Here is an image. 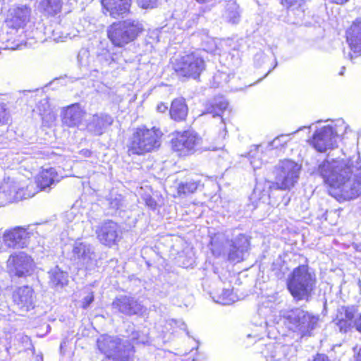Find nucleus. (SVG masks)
<instances>
[{"instance_id":"obj_1","label":"nucleus","mask_w":361,"mask_h":361,"mask_svg":"<svg viewBox=\"0 0 361 361\" xmlns=\"http://www.w3.org/2000/svg\"><path fill=\"white\" fill-rule=\"evenodd\" d=\"M318 172L329 187L330 194L339 201L353 200L361 195V158L360 154L348 160L325 161Z\"/></svg>"},{"instance_id":"obj_2","label":"nucleus","mask_w":361,"mask_h":361,"mask_svg":"<svg viewBox=\"0 0 361 361\" xmlns=\"http://www.w3.org/2000/svg\"><path fill=\"white\" fill-rule=\"evenodd\" d=\"M251 238L245 233H238L231 239L224 233H217L211 237L210 250L216 257H223L231 263H239L250 249Z\"/></svg>"},{"instance_id":"obj_3","label":"nucleus","mask_w":361,"mask_h":361,"mask_svg":"<svg viewBox=\"0 0 361 361\" xmlns=\"http://www.w3.org/2000/svg\"><path fill=\"white\" fill-rule=\"evenodd\" d=\"M316 281V275L310 271L309 267L300 265L292 271L287 286L294 300L307 301L315 288Z\"/></svg>"},{"instance_id":"obj_4","label":"nucleus","mask_w":361,"mask_h":361,"mask_svg":"<svg viewBox=\"0 0 361 361\" xmlns=\"http://www.w3.org/2000/svg\"><path fill=\"white\" fill-rule=\"evenodd\" d=\"M161 135L160 130L155 127L136 128L129 140L128 154L140 155L159 148Z\"/></svg>"},{"instance_id":"obj_5","label":"nucleus","mask_w":361,"mask_h":361,"mask_svg":"<svg viewBox=\"0 0 361 361\" xmlns=\"http://www.w3.org/2000/svg\"><path fill=\"white\" fill-rule=\"evenodd\" d=\"M280 314L286 327L301 337L310 336L319 321L318 317L300 308L282 310Z\"/></svg>"},{"instance_id":"obj_6","label":"nucleus","mask_w":361,"mask_h":361,"mask_svg":"<svg viewBox=\"0 0 361 361\" xmlns=\"http://www.w3.org/2000/svg\"><path fill=\"white\" fill-rule=\"evenodd\" d=\"M101 353L115 361H130L134 353V347L128 340L116 336L102 335L97 341Z\"/></svg>"},{"instance_id":"obj_7","label":"nucleus","mask_w":361,"mask_h":361,"mask_svg":"<svg viewBox=\"0 0 361 361\" xmlns=\"http://www.w3.org/2000/svg\"><path fill=\"white\" fill-rule=\"evenodd\" d=\"M143 30L142 24L137 20L127 19L111 25L107 35L114 46L123 47L134 41Z\"/></svg>"},{"instance_id":"obj_8","label":"nucleus","mask_w":361,"mask_h":361,"mask_svg":"<svg viewBox=\"0 0 361 361\" xmlns=\"http://www.w3.org/2000/svg\"><path fill=\"white\" fill-rule=\"evenodd\" d=\"M35 183L25 184L13 178H5L0 184V207L32 197L35 194Z\"/></svg>"},{"instance_id":"obj_9","label":"nucleus","mask_w":361,"mask_h":361,"mask_svg":"<svg viewBox=\"0 0 361 361\" xmlns=\"http://www.w3.org/2000/svg\"><path fill=\"white\" fill-rule=\"evenodd\" d=\"M346 128L347 126L343 121H338L335 124L324 126L315 131L310 140V143L316 150L324 152L335 147L339 134L343 133Z\"/></svg>"},{"instance_id":"obj_10","label":"nucleus","mask_w":361,"mask_h":361,"mask_svg":"<svg viewBox=\"0 0 361 361\" xmlns=\"http://www.w3.org/2000/svg\"><path fill=\"white\" fill-rule=\"evenodd\" d=\"M205 61L197 53L185 54L173 62V68L178 77L197 79L205 70Z\"/></svg>"},{"instance_id":"obj_11","label":"nucleus","mask_w":361,"mask_h":361,"mask_svg":"<svg viewBox=\"0 0 361 361\" xmlns=\"http://www.w3.org/2000/svg\"><path fill=\"white\" fill-rule=\"evenodd\" d=\"M300 166L292 160L281 161L276 170V182L270 188L287 190L298 181Z\"/></svg>"},{"instance_id":"obj_12","label":"nucleus","mask_w":361,"mask_h":361,"mask_svg":"<svg viewBox=\"0 0 361 361\" xmlns=\"http://www.w3.org/2000/svg\"><path fill=\"white\" fill-rule=\"evenodd\" d=\"M35 267L33 259L25 252L11 254L6 262V269L11 276L26 277L30 276Z\"/></svg>"},{"instance_id":"obj_13","label":"nucleus","mask_w":361,"mask_h":361,"mask_svg":"<svg viewBox=\"0 0 361 361\" xmlns=\"http://www.w3.org/2000/svg\"><path fill=\"white\" fill-rule=\"evenodd\" d=\"M173 151L180 156H186L193 153L201 142V137L192 130L178 132L171 139Z\"/></svg>"},{"instance_id":"obj_14","label":"nucleus","mask_w":361,"mask_h":361,"mask_svg":"<svg viewBox=\"0 0 361 361\" xmlns=\"http://www.w3.org/2000/svg\"><path fill=\"white\" fill-rule=\"evenodd\" d=\"M94 231L98 240L109 247L117 244L122 235L120 226L111 220L101 222L96 226Z\"/></svg>"},{"instance_id":"obj_15","label":"nucleus","mask_w":361,"mask_h":361,"mask_svg":"<svg viewBox=\"0 0 361 361\" xmlns=\"http://www.w3.org/2000/svg\"><path fill=\"white\" fill-rule=\"evenodd\" d=\"M72 255L77 264L85 269H90L96 264L94 247L87 242L75 241L73 245Z\"/></svg>"},{"instance_id":"obj_16","label":"nucleus","mask_w":361,"mask_h":361,"mask_svg":"<svg viewBox=\"0 0 361 361\" xmlns=\"http://www.w3.org/2000/svg\"><path fill=\"white\" fill-rule=\"evenodd\" d=\"M31 15L30 7L26 5H19L11 8L8 11L6 25L12 31H17L18 29L23 28L30 21Z\"/></svg>"},{"instance_id":"obj_17","label":"nucleus","mask_w":361,"mask_h":361,"mask_svg":"<svg viewBox=\"0 0 361 361\" xmlns=\"http://www.w3.org/2000/svg\"><path fill=\"white\" fill-rule=\"evenodd\" d=\"M112 308L127 316L141 314L144 312V307L135 298L121 295L116 298L112 304Z\"/></svg>"},{"instance_id":"obj_18","label":"nucleus","mask_w":361,"mask_h":361,"mask_svg":"<svg viewBox=\"0 0 361 361\" xmlns=\"http://www.w3.org/2000/svg\"><path fill=\"white\" fill-rule=\"evenodd\" d=\"M85 114L86 111L81 105L79 103H75L62 109L61 121L63 124L67 127L78 128L82 125Z\"/></svg>"},{"instance_id":"obj_19","label":"nucleus","mask_w":361,"mask_h":361,"mask_svg":"<svg viewBox=\"0 0 361 361\" xmlns=\"http://www.w3.org/2000/svg\"><path fill=\"white\" fill-rule=\"evenodd\" d=\"M29 233L25 228L16 227L6 230L3 235V242L10 248H23L27 246Z\"/></svg>"},{"instance_id":"obj_20","label":"nucleus","mask_w":361,"mask_h":361,"mask_svg":"<svg viewBox=\"0 0 361 361\" xmlns=\"http://www.w3.org/2000/svg\"><path fill=\"white\" fill-rule=\"evenodd\" d=\"M113 122V118L107 114H95L86 121L85 129L93 135H101Z\"/></svg>"},{"instance_id":"obj_21","label":"nucleus","mask_w":361,"mask_h":361,"mask_svg":"<svg viewBox=\"0 0 361 361\" xmlns=\"http://www.w3.org/2000/svg\"><path fill=\"white\" fill-rule=\"evenodd\" d=\"M15 305L23 312H27L34 307V291L28 286L18 288L13 293Z\"/></svg>"},{"instance_id":"obj_22","label":"nucleus","mask_w":361,"mask_h":361,"mask_svg":"<svg viewBox=\"0 0 361 361\" xmlns=\"http://www.w3.org/2000/svg\"><path fill=\"white\" fill-rule=\"evenodd\" d=\"M102 5L109 16L117 18L129 12L131 0H102Z\"/></svg>"},{"instance_id":"obj_23","label":"nucleus","mask_w":361,"mask_h":361,"mask_svg":"<svg viewBox=\"0 0 361 361\" xmlns=\"http://www.w3.org/2000/svg\"><path fill=\"white\" fill-rule=\"evenodd\" d=\"M346 38L355 54H361V21L356 20L346 31Z\"/></svg>"},{"instance_id":"obj_24","label":"nucleus","mask_w":361,"mask_h":361,"mask_svg":"<svg viewBox=\"0 0 361 361\" xmlns=\"http://www.w3.org/2000/svg\"><path fill=\"white\" fill-rule=\"evenodd\" d=\"M59 181V176L54 168L43 169L37 177V187L41 190L49 189L52 185Z\"/></svg>"},{"instance_id":"obj_25","label":"nucleus","mask_w":361,"mask_h":361,"mask_svg":"<svg viewBox=\"0 0 361 361\" xmlns=\"http://www.w3.org/2000/svg\"><path fill=\"white\" fill-rule=\"evenodd\" d=\"M49 283L55 288H61L68 285V274L56 266L48 272Z\"/></svg>"},{"instance_id":"obj_26","label":"nucleus","mask_w":361,"mask_h":361,"mask_svg":"<svg viewBox=\"0 0 361 361\" xmlns=\"http://www.w3.org/2000/svg\"><path fill=\"white\" fill-rule=\"evenodd\" d=\"M228 103L224 97H216L205 105V110L203 114H212L213 117L220 116L222 118V113L228 107ZM223 122V118H221Z\"/></svg>"},{"instance_id":"obj_27","label":"nucleus","mask_w":361,"mask_h":361,"mask_svg":"<svg viewBox=\"0 0 361 361\" xmlns=\"http://www.w3.org/2000/svg\"><path fill=\"white\" fill-rule=\"evenodd\" d=\"M171 118L176 121L185 119L188 115V106L183 98L175 99L171 105L169 111Z\"/></svg>"},{"instance_id":"obj_28","label":"nucleus","mask_w":361,"mask_h":361,"mask_svg":"<svg viewBox=\"0 0 361 361\" xmlns=\"http://www.w3.org/2000/svg\"><path fill=\"white\" fill-rule=\"evenodd\" d=\"M224 19L228 23L238 24L240 20V10L239 6L234 1L226 3L223 13Z\"/></svg>"},{"instance_id":"obj_29","label":"nucleus","mask_w":361,"mask_h":361,"mask_svg":"<svg viewBox=\"0 0 361 361\" xmlns=\"http://www.w3.org/2000/svg\"><path fill=\"white\" fill-rule=\"evenodd\" d=\"M39 6L43 12L49 16H55L62 8L61 0H41Z\"/></svg>"},{"instance_id":"obj_30","label":"nucleus","mask_w":361,"mask_h":361,"mask_svg":"<svg viewBox=\"0 0 361 361\" xmlns=\"http://www.w3.org/2000/svg\"><path fill=\"white\" fill-rule=\"evenodd\" d=\"M199 180H188L183 182H180L178 186V194L179 196H187L194 193L199 185Z\"/></svg>"},{"instance_id":"obj_31","label":"nucleus","mask_w":361,"mask_h":361,"mask_svg":"<svg viewBox=\"0 0 361 361\" xmlns=\"http://www.w3.org/2000/svg\"><path fill=\"white\" fill-rule=\"evenodd\" d=\"M288 135H279L274 138L271 142L267 143L265 147L263 145H259L257 147V149L258 151H262L264 149L271 150L273 149H279V147H283L288 142Z\"/></svg>"},{"instance_id":"obj_32","label":"nucleus","mask_w":361,"mask_h":361,"mask_svg":"<svg viewBox=\"0 0 361 361\" xmlns=\"http://www.w3.org/2000/svg\"><path fill=\"white\" fill-rule=\"evenodd\" d=\"M45 33L50 35L49 37L54 41H64L68 38H71L68 34L63 33L61 31L60 25H56L54 29H52L51 26L46 27Z\"/></svg>"},{"instance_id":"obj_33","label":"nucleus","mask_w":361,"mask_h":361,"mask_svg":"<svg viewBox=\"0 0 361 361\" xmlns=\"http://www.w3.org/2000/svg\"><path fill=\"white\" fill-rule=\"evenodd\" d=\"M235 300L236 295L233 293V290L228 288L222 290L216 302L224 305H228L233 303Z\"/></svg>"},{"instance_id":"obj_34","label":"nucleus","mask_w":361,"mask_h":361,"mask_svg":"<svg viewBox=\"0 0 361 361\" xmlns=\"http://www.w3.org/2000/svg\"><path fill=\"white\" fill-rule=\"evenodd\" d=\"M355 314V308L354 307L341 306L338 308L336 314V319L340 320H353Z\"/></svg>"},{"instance_id":"obj_35","label":"nucleus","mask_w":361,"mask_h":361,"mask_svg":"<svg viewBox=\"0 0 361 361\" xmlns=\"http://www.w3.org/2000/svg\"><path fill=\"white\" fill-rule=\"evenodd\" d=\"M109 205L111 209H118L123 205V197L118 194H110L107 199Z\"/></svg>"},{"instance_id":"obj_36","label":"nucleus","mask_w":361,"mask_h":361,"mask_svg":"<svg viewBox=\"0 0 361 361\" xmlns=\"http://www.w3.org/2000/svg\"><path fill=\"white\" fill-rule=\"evenodd\" d=\"M10 121V114L4 103H0V126L6 125Z\"/></svg>"},{"instance_id":"obj_37","label":"nucleus","mask_w":361,"mask_h":361,"mask_svg":"<svg viewBox=\"0 0 361 361\" xmlns=\"http://www.w3.org/2000/svg\"><path fill=\"white\" fill-rule=\"evenodd\" d=\"M304 3L305 0H281L283 6L293 10L300 8Z\"/></svg>"},{"instance_id":"obj_38","label":"nucleus","mask_w":361,"mask_h":361,"mask_svg":"<svg viewBox=\"0 0 361 361\" xmlns=\"http://www.w3.org/2000/svg\"><path fill=\"white\" fill-rule=\"evenodd\" d=\"M336 322V324L338 326L340 331L341 332H347L350 328L351 327L353 320H340V319H335Z\"/></svg>"},{"instance_id":"obj_39","label":"nucleus","mask_w":361,"mask_h":361,"mask_svg":"<svg viewBox=\"0 0 361 361\" xmlns=\"http://www.w3.org/2000/svg\"><path fill=\"white\" fill-rule=\"evenodd\" d=\"M40 115L44 123H52L56 119L55 114L50 110L47 111L44 110L43 113H40Z\"/></svg>"},{"instance_id":"obj_40","label":"nucleus","mask_w":361,"mask_h":361,"mask_svg":"<svg viewBox=\"0 0 361 361\" xmlns=\"http://www.w3.org/2000/svg\"><path fill=\"white\" fill-rule=\"evenodd\" d=\"M158 0H137L138 5L142 8H152L157 6Z\"/></svg>"},{"instance_id":"obj_41","label":"nucleus","mask_w":361,"mask_h":361,"mask_svg":"<svg viewBox=\"0 0 361 361\" xmlns=\"http://www.w3.org/2000/svg\"><path fill=\"white\" fill-rule=\"evenodd\" d=\"M93 301V293H90L87 296L84 297V298L82 299L81 306L83 309H87Z\"/></svg>"},{"instance_id":"obj_42","label":"nucleus","mask_w":361,"mask_h":361,"mask_svg":"<svg viewBox=\"0 0 361 361\" xmlns=\"http://www.w3.org/2000/svg\"><path fill=\"white\" fill-rule=\"evenodd\" d=\"M7 43L8 44H6V48L12 50L20 49L22 47L20 43L16 42V40L12 41L11 38L7 39Z\"/></svg>"},{"instance_id":"obj_43","label":"nucleus","mask_w":361,"mask_h":361,"mask_svg":"<svg viewBox=\"0 0 361 361\" xmlns=\"http://www.w3.org/2000/svg\"><path fill=\"white\" fill-rule=\"evenodd\" d=\"M145 203L152 209H155L157 207V202L151 197L145 199Z\"/></svg>"},{"instance_id":"obj_44","label":"nucleus","mask_w":361,"mask_h":361,"mask_svg":"<svg viewBox=\"0 0 361 361\" xmlns=\"http://www.w3.org/2000/svg\"><path fill=\"white\" fill-rule=\"evenodd\" d=\"M262 161L256 159L255 158L252 156L251 160H250V164L253 167L254 169H259L262 166Z\"/></svg>"},{"instance_id":"obj_45","label":"nucleus","mask_w":361,"mask_h":361,"mask_svg":"<svg viewBox=\"0 0 361 361\" xmlns=\"http://www.w3.org/2000/svg\"><path fill=\"white\" fill-rule=\"evenodd\" d=\"M168 110V106L163 102H161L157 106V111L160 113H164Z\"/></svg>"},{"instance_id":"obj_46","label":"nucleus","mask_w":361,"mask_h":361,"mask_svg":"<svg viewBox=\"0 0 361 361\" xmlns=\"http://www.w3.org/2000/svg\"><path fill=\"white\" fill-rule=\"evenodd\" d=\"M313 361H330V360L324 354H317Z\"/></svg>"},{"instance_id":"obj_47","label":"nucleus","mask_w":361,"mask_h":361,"mask_svg":"<svg viewBox=\"0 0 361 361\" xmlns=\"http://www.w3.org/2000/svg\"><path fill=\"white\" fill-rule=\"evenodd\" d=\"M18 340L23 343H29L30 342V338L26 335L19 334L18 335Z\"/></svg>"},{"instance_id":"obj_48","label":"nucleus","mask_w":361,"mask_h":361,"mask_svg":"<svg viewBox=\"0 0 361 361\" xmlns=\"http://www.w3.org/2000/svg\"><path fill=\"white\" fill-rule=\"evenodd\" d=\"M355 327H356V329L361 332V314L360 315V317L355 319Z\"/></svg>"},{"instance_id":"obj_49","label":"nucleus","mask_w":361,"mask_h":361,"mask_svg":"<svg viewBox=\"0 0 361 361\" xmlns=\"http://www.w3.org/2000/svg\"><path fill=\"white\" fill-rule=\"evenodd\" d=\"M331 3H334L336 4L343 5L347 3L349 0H329Z\"/></svg>"},{"instance_id":"obj_50","label":"nucleus","mask_w":361,"mask_h":361,"mask_svg":"<svg viewBox=\"0 0 361 361\" xmlns=\"http://www.w3.org/2000/svg\"><path fill=\"white\" fill-rule=\"evenodd\" d=\"M81 154L86 157H90L92 152L88 149H83L81 151Z\"/></svg>"},{"instance_id":"obj_51","label":"nucleus","mask_w":361,"mask_h":361,"mask_svg":"<svg viewBox=\"0 0 361 361\" xmlns=\"http://www.w3.org/2000/svg\"><path fill=\"white\" fill-rule=\"evenodd\" d=\"M355 361H361V348H360L357 356L355 357Z\"/></svg>"},{"instance_id":"obj_52","label":"nucleus","mask_w":361,"mask_h":361,"mask_svg":"<svg viewBox=\"0 0 361 361\" xmlns=\"http://www.w3.org/2000/svg\"><path fill=\"white\" fill-rule=\"evenodd\" d=\"M87 54V52L85 51H80L79 54H78V61L80 62V58L82 57V56H85Z\"/></svg>"},{"instance_id":"obj_53","label":"nucleus","mask_w":361,"mask_h":361,"mask_svg":"<svg viewBox=\"0 0 361 361\" xmlns=\"http://www.w3.org/2000/svg\"><path fill=\"white\" fill-rule=\"evenodd\" d=\"M292 350H293V348L290 346H283V352L291 351Z\"/></svg>"},{"instance_id":"obj_54","label":"nucleus","mask_w":361,"mask_h":361,"mask_svg":"<svg viewBox=\"0 0 361 361\" xmlns=\"http://www.w3.org/2000/svg\"><path fill=\"white\" fill-rule=\"evenodd\" d=\"M221 75H222V76H223V75L226 76L224 73H219V74H216V75H214V79L216 80V79H217L219 77H220V76H221Z\"/></svg>"},{"instance_id":"obj_55","label":"nucleus","mask_w":361,"mask_h":361,"mask_svg":"<svg viewBox=\"0 0 361 361\" xmlns=\"http://www.w3.org/2000/svg\"><path fill=\"white\" fill-rule=\"evenodd\" d=\"M349 59H350L351 61H353V55L352 54L351 52H349L348 54V56H347Z\"/></svg>"},{"instance_id":"obj_56","label":"nucleus","mask_w":361,"mask_h":361,"mask_svg":"<svg viewBox=\"0 0 361 361\" xmlns=\"http://www.w3.org/2000/svg\"><path fill=\"white\" fill-rule=\"evenodd\" d=\"M345 70V68L344 66H343L341 68V70L340 73H339V75H343V73H344Z\"/></svg>"},{"instance_id":"obj_57","label":"nucleus","mask_w":361,"mask_h":361,"mask_svg":"<svg viewBox=\"0 0 361 361\" xmlns=\"http://www.w3.org/2000/svg\"><path fill=\"white\" fill-rule=\"evenodd\" d=\"M310 128V126H303V127H301V128H300L299 129H298L295 133L298 132V131H300V130H302L303 128Z\"/></svg>"}]
</instances>
